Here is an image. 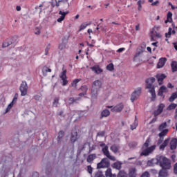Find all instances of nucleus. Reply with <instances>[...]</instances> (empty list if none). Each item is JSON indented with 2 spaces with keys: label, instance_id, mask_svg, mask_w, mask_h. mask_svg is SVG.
I'll use <instances>...</instances> for the list:
<instances>
[{
  "label": "nucleus",
  "instance_id": "f257e3e1",
  "mask_svg": "<svg viewBox=\"0 0 177 177\" xmlns=\"http://www.w3.org/2000/svg\"><path fill=\"white\" fill-rule=\"evenodd\" d=\"M154 161H156V164H159L160 167L165 169H171V168H172L171 160L168 159L165 156H158L156 159L148 160L147 165L152 167V165H154Z\"/></svg>",
  "mask_w": 177,
  "mask_h": 177
},
{
  "label": "nucleus",
  "instance_id": "f03ea898",
  "mask_svg": "<svg viewBox=\"0 0 177 177\" xmlns=\"http://www.w3.org/2000/svg\"><path fill=\"white\" fill-rule=\"evenodd\" d=\"M150 142H151V140H150V138H148L142 145V151L141 152L140 156H147L149 154H151V153L156 150V145H153L149 147V146H150Z\"/></svg>",
  "mask_w": 177,
  "mask_h": 177
},
{
  "label": "nucleus",
  "instance_id": "7ed1b4c3",
  "mask_svg": "<svg viewBox=\"0 0 177 177\" xmlns=\"http://www.w3.org/2000/svg\"><path fill=\"white\" fill-rule=\"evenodd\" d=\"M156 82V79L154 77H151L149 79H147L146 82V89H149V92L151 95V102H153V100L156 99V90L154 86H153V84Z\"/></svg>",
  "mask_w": 177,
  "mask_h": 177
},
{
  "label": "nucleus",
  "instance_id": "20e7f679",
  "mask_svg": "<svg viewBox=\"0 0 177 177\" xmlns=\"http://www.w3.org/2000/svg\"><path fill=\"white\" fill-rule=\"evenodd\" d=\"M102 89V81L95 80L93 82L91 88V97L92 99H96L99 95V91Z\"/></svg>",
  "mask_w": 177,
  "mask_h": 177
},
{
  "label": "nucleus",
  "instance_id": "39448f33",
  "mask_svg": "<svg viewBox=\"0 0 177 177\" xmlns=\"http://www.w3.org/2000/svg\"><path fill=\"white\" fill-rule=\"evenodd\" d=\"M100 147H104L102 148V153L104 155L106 156V157H107V158H109V160H111V161H115V156H112L110 154V151H109V147L107 145H106L105 143L102 142L100 145Z\"/></svg>",
  "mask_w": 177,
  "mask_h": 177
},
{
  "label": "nucleus",
  "instance_id": "423d86ee",
  "mask_svg": "<svg viewBox=\"0 0 177 177\" xmlns=\"http://www.w3.org/2000/svg\"><path fill=\"white\" fill-rule=\"evenodd\" d=\"M110 167V160L109 158H104L101 160V162L97 163V168L100 169L102 168H109Z\"/></svg>",
  "mask_w": 177,
  "mask_h": 177
},
{
  "label": "nucleus",
  "instance_id": "0eeeda50",
  "mask_svg": "<svg viewBox=\"0 0 177 177\" xmlns=\"http://www.w3.org/2000/svg\"><path fill=\"white\" fill-rule=\"evenodd\" d=\"M140 93H142V88L140 87L138 88L134 92H133L131 97V101L132 103H133V102L140 96Z\"/></svg>",
  "mask_w": 177,
  "mask_h": 177
},
{
  "label": "nucleus",
  "instance_id": "6e6552de",
  "mask_svg": "<svg viewBox=\"0 0 177 177\" xmlns=\"http://www.w3.org/2000/svg\"><path fill=\"white\" fill-rule=\"evenodd\" d=\"M16 41H17V36H14L11 39H7L3 42L2 48H8L12 44H16Z\"/></svg>",
  "mask_w": 177,
  "mask_h": 177
},
{
  "label": "nucleus",
  "instance_id": "1a4fd4ad",
  "mask_svg": "<svg viewBox=\"0 0 177 177\" xmlns=\"http://www.w3.org/2000/svg\"><path fill=\"white\" fill-rule=\"evenodd\" d=\"M21 96H26L27 95V91L28 90V86H27V82L26 81L22 82L19 87Z\"/></svg>",
  "mask_w": 177,
  "mask_h": 177
},
{
  "label": "nucleus",
  "instance_id": "9d476101",
  "mask_svg": "<svg viewBox=\"0 0 177 177\" xmlns=\"http://www.w3.org/2000/svg\"><path fill=\"white\" fill-rule=\"evenodd\" d=\"M62 70L63 71L61 73L59 78H61V80L63 81V86H66V85L68 83V81H67V75H66L67 73V70H64V66L63 67Z\"/></svg>",
  "mask_w": 177,
  "mask_h": 177
},
{
  "label": "nucleus",
  "instance_id": "9b49d317",
  "mask_svg": "<svg viewBox=\"0 0 177 177\" xmlns=\"http://www.w3.org/2000/svg\"><path fill=\"white\" fill-rule=\"evenodd\" d=\"M168 93V88H167V87L165 86H162L158 90V96L163 97V99H164V97H165V95H164V93Z\"/></svg>",
  "mask_w": 177,
  "mask_h": 177
},
{
  "label": "nucleus",
  "instance_id": "f8f14e48",
  "mask_svg": "<svg viewBox=\"0 0 177 177\" xmlns=\"http://www.w3.org/2000/svg\"><path fill=\"white\" fill-rule=\"evenodd\" d=\"M68 13H70L69 11L64 12V11L60 10L59 12V15H60L61 16L59 18L57 19V21H58V23H62V21L64 20L66 15H68Z\"/></svg>",
  "mask_w": 177,
  "mask_h": 177
},
{
  "label": "nucleus",
  "instance_id": "ddd939ff",
  "mask_svg": "<svg viewBox=\"0 0 177 177\" xmlns=\"http://www.w3.org/2000/svg\"><path fill=\"white\" fill-rule=\"evenodd\" d=\"M59 2H62L61 8L62 9H63V10H67V9L70 8V3H68V0H60Z\"/></svg>",
  "mask_w": 177,
  "mask_h": 177
},
{
  "label": "nucleus",
  "instance_id": "4468645a",
  "mask_svg": "<svg viewBox=\"0 0 177 177\" xmlns=\"http://www.w3.org/2000/svg\"><path fill=\"white\" fill-rule=\"evenodd\" d=\"M165 63H167V58L165 57L160 58L157 64V68H162V67L165 66Z\"/></svg>",
  "mask_w": 177,
  "mask_h": 177
},
{
  "label": "nucleus",
  "instance_id": "2eb2a0df",
  "mask_svg": "<svg viewBox=\"0 0 177 177\" xmlns=\"http://www.w3.org/2000/svg\"><path fill=\"white\" fill-rule=\"evenodd\" d=\"M164 107H165V105H164V104H160L158 106V109L156 111H155L154 115L156 117H157V115H160V114H161V113H162V110H164Z\"/></svg>",
  "mask_w": 177,
  "mask_h": 177
},
{
  "label": "nucleus",
  "instance_id": "dca6fc26",
  "mask_svg": "<svg viewBox=\"0 0 177 177\" xmlns=\"http://www.w3.org/2000/svg\"><path fill=\"white\" fill-rule=\"evenodd\" d=\"M168 169H169L162 168V169H160L159 173H158V176L159 177H167V176H168V175H169Z\"/></svg>",
  "mask_w": 177,
  "mask_h": 177
},
{
  "label": "nucleus",
  "instance_id": "f3484780",
  "mask_svg": "<svg viewBox=\"0 0 177 177\" xmlns=\"http://www.w3.org/2000/svg\"><path fill=\"white\" fill-rule=\"evenodd\" d=\"M124 109V104H119L116 105L114 108L111 109V111L114 112L116 111V113H120V111H122V109Z\"/></svg>",
  "mask_w": 177,
  "mask_h": 177
},
{
  "label": "nucleus",
  "instance_id": "a211bd4d",
  "mask_svg": "<svg viewBox=\"0 0 177 177\" xmlns=\"http://www.w3.org/2000/svg\"><path fill=\"white\" fill-rule=\"evenodd\" d=\"M156 77L159 82V85H161L162 84V82L167 78V76L164 74H158L156 75Z\"/></svg>",
  "mask_w": 177,
  "mask_h": 177
},
{
  "label": "nucleus",
  "instance_id": "6ab92c4d",
  "mask_svg": "<svg viewBox=\"0 0 177 177\" xmlns=\"http://www.w3.org/2000/svg\"><path fill=\"white\" fill-rule=\"evenodd\" d=\"M90 68L91 70H92V71L95 73V74H100V73L103 72V70H102V68H100L99 66H94L91 67Z\"/></svg>",
  "mask_w": 177,
  "mask_h": 177
},
{
  "label": "nucleus",
  "instance_id": "aec40b11",
  "mask_svg": "<svg viewBox=\"0 0 177 177\" xmlns=\"http://www.w3.org/2000/svg\"><path fill=\"white\" fill-rule=\"evenodd\" d=\"M177 147V138H173L170 142L171 150H175Z\"/></svg>",
  "mask_w": 177,
  "mask_h": 177
},
{
  "label": "nucleus",
  "instance_id": "412c9836",
  "mask_svg": "<svg viewBox=\"0 0 177 177\" xmlns=\"http://www.w3.org/2000/svg\"><path fill=\"white\" fill-rule=\"evenodd\" d=\"M109 115H110V111L109 109H104L102 111L100 119L102 120L104 117H109Z\"/></svg>",
  "mask_w": 177,
  "mask_h": 177
},
{
  "label": "nucleus",
  "instance_id": "4be33fe9",
  "mask_svg": "<svg viewBox=\"0 0 177 177\" xmlns=\"http://www.w3.org/2000/svg\"><path fill=\"white\" fill-rule=\"evenodd\" d=\"M110 150H111V151H113V153H115V154L118 153V151L120 150V145L114 144L111 146Z\"/></svg>",
  "mask_w": 177,
  "mask_h": 177
},
{
  "label": "nucleus",
  "instance_id": "5701e85b",
  "mask_svg": "<svg viewBox=\"0 0 177 177\" xmlns=\"http://www.w3.org/2000/svg\"><path fill=\"white\" fill-rule=\"evenodd\" d=\"M78 139V134L77 131H73L71 137V140L74 143Z\"/></svg>",
  "mask_w": 177,
  "mask_h": 177
},
{
  "label": "nucleus",
  "instance_id": "b1692460",
  "mask_svg": "<svg viewBox=\"0 0 177 177\" xmlns=\"http://www.w3.org/2000/svg\"><path fill=\"white\" fill-rule=\"evenodd\" d=\"M168 143H169V138L166 139L164 142L160 145L159 149L160 150H162L164 151V149H165V147H167V146H168Z\"/></svg>",
  "mask_w": 177,
  "mask_h": 177
},
{
  "label": "nucleus",
  "instance_id": "393cba45",
  "mask_svg": "<svg viewBox=\"0 0 177 177\" xmlns=\"http://www.w3.org/2000/svg\"><path fill=\"white\" fill-rule=\"evenodd\" d=\"M168 143H169V138L166 139L164 142L160 145L159 149L160 150H162L164 151V149H165V147H167V146H168Z\"/></svg>",
  "mask_w": 177,
  "mask_h": 177
},
{
  "label": "nucleus",
  "instance_id": "a878e982",
  "mask_svg": "<svg viewBox=\"0 0 177 177\" xmlns=\"http://www.w3.org/2000/svg\"><path fill=\"white\" fill-rule=\"evenodd\" d=\"M168 143H169V138L166 139L164 142L160 145L159 149L160 150H162L164 151V149H165V147H167V146H168Z\"/></svg>",
  "mask_w": 177,
  "mask_h": 177
},
{
  "label": "nucleus",
  "instance_id": "bb28decb",
  "mask_svg": "<svg viewBox=\"0 0 177 177\" xmlns=\"http://www.w3.org/2000/svg\"><path fill=\"white\" fill-rule=\"evenodd\" d=\"M64 137V131L63 130H61L58 133V136H57V142L58 143H60L62 142V140Z\"/></svg>",
  "mask_w": 177,
  "mask_h": 177
},
{
  "label": "nucleus",
  "instance_id": "cd10ccee",
  "mask_svg": "<svg viewBox=\"0 0 177 177\" xmlns=\"http://www.w3.org/2000/svg\"><path fill=\"white\" fill-rule=\"evenodd\" d=\"M122 165V164L121 163V162H116L113 163L112 167H113V168H115V169H118V171H120V169H121Z\"/></svg>",
  "mask_w": 177,
  "mask_h": 177
},
{
  "label": "nucleus",
  "instance_id": "c85d7f7f",
  "mask_svg": "<svg viewBox=\"0 0 177 177\" xmlns=\"http://www.w3.org/2000/svg\"><path fill=\"white\" fill-rule=\"evenodd\" d=\"M95 158H96V154H91L87 157L86 161L87 162H92Z\"/></svg>",
  "mask_w": 177,
  "mask_h": 177
},
{
  "label": "nucleus",
  "instance_id": "c756f323",
  "mask_svg": "<svg viewBox=\"0 0 177 177\" xmlns=\"http://www.w3.org/2000/svg\"><path fill=\"white\" fill-rule=\"evenodd\" d=\"M91 24H92V22L90 21L87 24H82L81 26H80V30L79 31H82V30H85V28H86V27H88V26H91Z\"/></svg>",
  "mask_w": 177,
  "mask_h": 177
},
{
  "label": "nucleus",
  "instance_id": "7c9ffc66",
  "mask_svg": "<svg viewBox=\"0 0 177 177\" xmlns=\"http://www.w3.org/2000/svg\"><path fill=\"white\" fill-rule=\"evenodd\" d=\"M142 53H143V49L141 47V49H140L139 51H137V53L134 55L133 62H136V58L139 57V56H140V55H142Z\"/></svg>",
  "mask_w": 177,
  "mask_h": 177
},
{
  "label": "nucleus",
  "instance_id": "2f4dec72",
  "mask_svg": "<svg viewBox=\"0 0 177 177\" xmlns=\"http://www.w3.org/2000/svg\"><path fill=\"white\" fill-rule=\"evenodd\" d=\"M171 67L173 73H175V71H177V62L175 61H173L171 62Z\"/></svg>",
  "mask_w": 177,
  "mask_h": 177
},
{
  "label": "nucleus",
  "instance_id": "473e14b6",
  "mask_svg": "<svg viewBox=\"0 0 177 177\" xmlns=\"http://www.w3.org/2000/svg\"><path fill=\"white\" fill-rule=\"evenodd\" d=\"M176 99H177V91L171 94V95L169 98V101L174 102Z\"/></svg>",
  "mask_w": 177,
  "mask_h": 177
},
{
  "label": "nucleus",
  "instance_id": "72a5a7b5",
  "mask_svg": "<svg viewBox=\"0 0 177 177\" xmlns=\"http://www.w3.org/2000/svg\"><path fill=\"white\" fill-rule=\"evenodd\" d=\"M168 129H165L164 130H162V131L159 133V138H163V136H165L167 133H168Z\"/></svg>",
  "mask_w": 177,
  "mask_h": 177
},
{
  "label": "nucleus",
  "instance_id": "f704fd0d",
  "mask_svg": "<svg viewBox=\"0 0 177 177\" xmlns=\"http://www.w3.org/2000/svg\"><path fill=\"white\" fill-rule=\"evenodd\" d=\"M167 128V122H165L160 124L158 127V131H164Z\"/></svg>",
  "mask_w": 177,
  "mask_h": 177
},
{
  "label": "nucleus",
  "instance_id": "c9c22d12",
  "mask_svg": "<svg viewBox=\"0 0 177 177\" xmlns=\"http://www.w3.org/2000/svg\"><path fill=\"white\" fill-rule=\"evenodd\" d=\"M42 72L44 75H46V73H52V69L45 66L43 68Z\"/></svg>",
  "mask_w": 177,
  "mask_h": 177
},
{
  "label": "nucleus",
  "instance_id": "e433bc0d",
  "mask_svg": "<svg viewBox=\"0 0 177 177\" xmlns=\"http://www.w3.org/2000/svg\"><path fill=\"white\" fill-rule=\"evenodd\" d=\"M118 177H128V174L124 171H120Z\"/></svg>",
  "mask_w": 177,
  "mask_h": 177
},
{
  "label": "nucleus",
  "instance_id": "4c0bfd02",
  "mask_svg": "<svg viewBox=\"0 0 177 177\" xmlns=\"http://www.w3.org/2000/svg\"><path fill=\"white\" fill-rule=\"evenodd\" d=\"M114 174L111 173V169H107V170L105 171V176L110 177L113 176Z\"/></svg>",
  "mask_w": 177,
  "mask_h": 177
},
{
  "label": "nucleus",
  "instance_id": "58836bf2",
  "mask_svg": "<svg viewBox=\"0 0 177 177\" xmlns=\"http://www.w3.org/2000/svg\"><path fill=\"white\" fill-rule=\"evenodd\" d=\"M138 146V143L136 142H131L129 143V147L130 149H135Z\"/></svg>",
  "mask_w": 177,
  "mask_h": 177
},
{
  "label": "nucleus",
  "instance_id": "ea45409f",
  "mask_svg": "<svg viewBox=\"0 0 177 177\" xmlns=\"http://www.w3.org/2000/svg\"><path fill=\"white\" fill-rule=\"evenodd\" d=\"M177 104L175 103H171L169 106L168 109L169 110H174L176 109Z\"/></svg>",
  "mask_w": 177,
  "mask_h": 177
},
{
  "label": "nucleus",
  "instance_id": "a19ab883",
  "mask_svg": "<svg viewBox=\"0 0 177 177\" xmlns=\"http://www.w3.org/2000/svg\"><path fill=\"white\" fill-rule=\"evenodd\" d=\"M106 69L109 70V71H113V70H114V65L113 64H109L107 66H106Z\"/></svg>",
  "mask_w": 177,
  "mask_h": 177
},
{
  "label": "nucleus",
  "instance_id": "79ce46f5",
  "mask_svg": "<svg viewBox=\"0 0 177 177\" xmlns=\"http://www.w3.org/2000/svg\"><path fill=\"white\" fill-rule=\"evenodd\" d=\"M172 32V28H169V32L165 33L166 38H171V34Z\"/></svg>",
  "mask_w": 177,
  "mask_h": 177
},
{
  "label": "nucleus",
  "instance_id": "37998d69",
  "mask_svg": "<svg viewBox=\"0 0 177 177\" xmlns=\"http://www.w3.org/2000/svg\"><path fill=\"white\" fill-rule=\"evenodd\" d=\"M136 127H138V122L136 120H135L133 124L131 125V131H133V129H136Z\"/></svg>",
  "mask_w": 177,
  "mask_h": 177
},
{
  "label": "nucleus",
  "instance_id": "c03bdc74",
  "mask_svg": "<svg viewBox=\"0 0 177 177\" xmlns=\"http://www.w3.org/2000/svg\"><path fill=\"white\" fill-rule=\"evenodd\" d=\"M15 102L12 101L10 104H9V105L8 106L7 109H6V112L8 113V111H9V110H10V109H12L13 107V104H15Z\"/></svg>",
  "mask_w": 177,
  "mask_h": 177
},
{
  "label": "nucleus",
  "instance_id": "a18cd8bd",
  "mask_svg": "<svg viewBox=\"0 0 177 177\" xmlns=\"http://www.w3.org/2000/svg\"><path fill=\"white\" fill-rule=\"evenodd\" d=\"M140 177H150V173L149 171H145L141 174Z\"/></svg>",
  "mask_w": 177,
  "mask_h": 177
},
{
  "label": "nucleus",
  "instance_id": "49530a36",
  "mask_svg": "<svg viewBox=\"0 0 177 177\" xmlns=\"http://www.w3.org/2000/svg\"><path fill=\"white\" fill-rule=\"evenodd\" d=\"M57 104H59V98L55 97L54 99V102H53V106L54 107H57Z\"/></svg>",
  "mask_w": 177,
  "mask_h": 177
},
{
  "label": "nucleus",
  "instance_id": "de8ad7c7",
  "mask_svg": "<svg viewBox=\"0 0 177 177\" xmlns=\"http://www.w3.org/2000/svg\"><path fill=\"white\" fill-rule=\"evenodd\" d=\"M106 132L104 131H99L97 134V136H100L101 138H103V136H104Z\"/></svg>",
  "mask_w": 177,
  "mask_h": 177
},
{
  "label": "nucleus",
  "instance_id": "09e8293b",
  "mask_svg": "<svg viewBox=\"0 0 177 177\" xmlns=\"http://www.w3.org/2000/svg\"><path fill=\"white\" fill-rule=\"evenodd\" d=\"M87 171H88V174H90L91 175V174L93 171V168H92V166H91V165L87 166Z\"/></svg>",
  "mask_w": 177,
  "mask_h": 177
},
{
  "label": "nucleus",
  "instance_id": "8fccbe9b",
  "mask_svg": "<svg viewBox=\"0 0 177 177\" xmlns=\"http://www.w3.org/2000/svg\"><path fill=\"white\" fill-rule=\"evenodd\" d=\"M167 19H168V20H171V21H172V12H169L167 13Z\"/></svg>",
  "mask_w": 177,
  "mask_h": 177
},
{
  "label": "nucleus",
  "instance_id": "3c124183",
  "mask_svg": "<svg viewBox=\"0 0 177 177\" xmlns=\"http://www.w3.org/2000/svg\"><path fill=\"white\" fill-rule=\"evenodd\" d=\"M80 80L76 79L75 80H73V83H72V86H77V84H78Z\"/></svg>",
  "mask_w": 177,
  "mask_h": 177
},
{
  "label": "nucleus",
  "instance_id": "603ef678",
  "mask_svg": "<svg viewBox=\"0 0 177 177\" xmlns=\"http://www.w3.org/2000/svg\"><path fill=\"white\" fill-rule=\"evenodd\" d=\"M59 49H60V50H63V49H66V44H61L59 46Z\"/></svg>",
  "mask_w": 177,
  "mask_h": 177
},
{
  "label": "nucleus",
  "instance_id": "864d4df0",
  "mask_svg": "<svg viewBox=\"0 0 177 177\" xmlns=\"http://www.w3.org/2000/svg\"><path fill=\"white\" fill-rule=\"evenodd\" d=\"M17 97H19V94H17V93H16L15 95V96H14V98H13V100H12V102H17Z\"/></svg>",
  "mask_w": 177,
  "mask_h": 177
},
{
  "label": "nucleus",
  "instance_id": "5fc2aeb1",
  "mask_svg": "<svg viewBox=\"0 0 177 177\" xmlns=\"http://www.w3.org/2000/svg\"><path fill=\"white\" fill-rule=\"evenodd\" d=\"M138 10H142V1L140 0L138 1Z\"/></svg>",
  "mask_w": 177,
  "mask_h": 177
},
{
  "label": "nucleus",
  "instance_id": "6e6d98bb",
  "mask_svg": "<svg viewBox=\"0 0 177 177\" xmlns=\"http://www.w3.org/2000/svg\"><path fill=\"white\" fill-rule=\"evenodd\" d=\"M35 34L36 35H39V34H41V30H40L38 28H35Z\"/></svg>",
  "mask_w": 177,
  "mask_h": 177
},
{
  "label": "nucleus",
  "instance_id": "4d7b16f0",
  "mask_svg": "<svg viewBox=\"0 0 177 177\" xmlns=\"http://www.w3.org/2000/svg\"><path fill=\"white\" fill-rule=\"evenodd\" d=\"M164 142V137H160V139L158 141V145H161Z\"/></svg>",
  "mask_w": 177,
  "mask_h": 177
},
{
  "label": "nucleus",
  "instance_id": "13d9d810",
  "mask_svg": "<svg viewBox=\"0 0 177 177\" xmlns=\"http://www.w3.org/2000/svg\"><path fill=\"white\" fill-rule=\"evenodd\" d=\"M9 173V171L8 170H3V171H1V174L3 175L4 174V176L3 177H6V175H8V174Z\"/></svg>",
  "mask_w": 177,
  "mask_h": 177
},
{
  "label": "nucleus",
  "instance_id": "bf43d9fd",
  "mask_svg": "<svg viewBox=\"0 0 177 177\" xmlns=\"http://www.w3.org/2000/svg\"><path fill=\"white\" fill-rule=\"evenodd\" d=\"M57 114L59 117H64V112L63 111H61L60 112L57 113Z\"/></svg>",
  "mask_w": 177,
  "mask_h": 177
},
{
  "label": "nucleus",
  "instance_id": "052dcab7",
  "mask_svg": "<svg viewBox=\"0 0 177 177\" xmlns=\"http://www.w3.org/2000/svg\"><path fill=\"white\" fill-rule=\"evenodd\" d=\"M82 91H83L84 92H86V91H88V87L86 86H82L81 87Z\"/></svg>",
  "mask_w": 177,
  "mask_h": 177
},
{
  "label": "nucleus",
  "instance_id": "680f3d73",
  "mask_svg": "<svg viewBox=\"0 0 177 177\" xmlns=\"http://www.w3.org/2000/svg\"><path fill=\"white\" fill-rule=\"evenodd\" d=\"M69 103H70V104H73V103H74V102H75V99H74V97H71L70 99H69Z\"/></svg>",
  "mask_w": 177,
  "mask_h": 177
},
{
  "label": "nucleus",
  "instance_id": "e2e57ef3",
  "mask_svg": "<svg viewBox=\"0 0 177 177\" xmlns=\"http://www.w3.org/2000/svg\"><path fill=\"white\" fill-rule=\"evenodd\" d=\"M32 177H39L38 172H35L32 174Z\"/></svg>",
  "mask_w": 177,
  "mask_h": 177
},
{
  "label": "nucleus",
  "instance_id": "0e129e2a",
  "mask_svg": "<svg viewBox=\"0 0 177 177\" xmlns=\"http://www.w3.org/2000/svg\"><path fill=\"white\" fill-rule=\"evenodd\" d=\"M40 98H41V97L39 95H36L34 96V99L35 100H39Z\"/></svg>",
  "mask_w": 177,
  "mask_h": 177
},
{
  "label": "nucleus",
  "instance_id": "69168bd1",
  "mask_svg": "<svg viewBox=\"0 0 177 177\" xmlns=\"http://www.w3.org/2000/svg\"><path fill=\"white\" fill-rule=\"evenodd\" d=\"M49 47H46V49H45V55L46 56H47L48 52H49Z\"/></svg>",
  "mask_w": 177,
  "mask_h": 177
},
{
  "label": "nucleus",
  "instance_id": "338daca9",
  "mask_svg": "<svg viewBox=\"0 0 177 177\" xmlns=\"http://www.w3.org/2000/svg\"><path fill=\"white\" fill-rule=\"evenodd\" d=\"M174 174H177V162L174 165Z\"/></svg>",
  "mask_w": 177,
  "mask_h": 177
},
{
  "label": "nucleus",
  "instance_id": "774afa93",
  "mask_svg": "<svg viewBox=\"0 0 177 177\" xmlns=\"http://www.w3.org/2000/svg\"><path fill=\"white\" fill-rule=\"evenodd\" d=\"M167 88H169L170 89H172V88H174V86H172V84L168 83Z\"/></svg>",
  "mask_w": 177,
  "mask_h": 177
}]
</instances>
